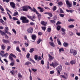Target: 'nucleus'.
Masks as SVG:
<instances>
[{
	"instance_id": "obj_1",
	"label": "nucleus",
	"mask_w": 80,
	"mask_h": 80,
	"mask_svg": "<svg viewBox=\"0 0 80 80\" xmlns=\"http://www.w3.org/2000/svg\"><path fill=\"white\" fill-rule=\"evenodd\" d=\"M22 10L23 11H24L25 12H27V11L28 10V8L30 9V10H31L32 12L33 11V9L32 8V7H31L30 6H24L22 7Z\"/></svg>"
},
{
	"instance_id": "obj_2",
	"label": "nucleus",
	"mask_w": 80,
	"mask_h": 80,
	"mask_svg": "<svg viewBox=\"0 0 80 80\" xmlns=\"http://www.w3.org/2000/svg\"><path fill=\"white\" fill-rule=\"evenodd\" d=\"M21 20H22V23H28L29 21L28 20H27V18L26 17H22L20 18Z\"/></svg>"
},
{
	"instance_id": "obj_3",
	"label": "nucleus",
	"mask_w": 80,
	"mask_h": 80,
	"mask_svg": "<svg viewBox=\"0 0 80 80\" xmlns=\"http://www.w3.org/2000/svg\"><path fill=\"white\" fill-rule=\"evenodd\" d=\"M62 66L60 65L59 66L58 68H56V69L57 70V74L58 75H60L61 73H60V72L62 70Z\"/></svg>"
},
{
	"instance_id": "obj_4",
	"label": "nucleus",
	"mask_w": 80,
	"mask_h": 80,
	"mask_svg": "<svg viewBox=\"0 0 80 80\" xmlns=\"http://www.w3.org/2000/svg\"><path fill=\"white\" fill-rule=\"evenodd\" d=\"M33 12H35L36 13V14L38 15V16L39 18H41V14H40L38 12V11H37V10L35 8L33 7Z\"/></svg>"
},
{
	"instance_id": "obj_5",
	"label": "nucleus",
	"mask_w": 80,
	"mask_h": 80,
	"mask_svg": "<svg viewBox=\"0 0 80 80\" xmlns=\"http://www.w3.org/2000/svg\"><path fill=\"white\" fill-rule=\"evenodd\" d=\"M66 2L68 7H72V3L70 2L68 0H66Z\"/></svg>"
},
{
	"instance_id": "obj_6",
	"label": "nucleus",
	"mask_w": 80,
	"mask_h": 80,
	"mask_svg": "<svg viewBox=\"0 0 80 80\" xmlns=\"http://www.w3.org/2000/svg\"><path fill=\"white\" fill-rule=\"evenodd\" d=\"M50 66H52L54 68H55V67H56L58 65V63L56 62H52V64H50Z\"/></svg>"
},
{
	"instance_id": "obj_7",
	"label": "nucleus",
	"mask_w": 80,
	"mask_h": 80,
	"mask_svg": "<svg viewBox=\"0 0 80 80\" xmlns=\"http://www.w3.org/2000/svg\"><path fill=\"white\" fill-rule=\"evenodd\" d=\"M27 32L29 33H32L33 32V28H29L27 30Z\"/></svg>"
},
{
	"instance_id": "obj_8",
	"label": "nucleus",
	"mask_w": 80,
	"mask_h": 80,
	"mask_svg": "<svg viewBox=\"0 0 80 80\" xmlns=\"http://www.w3.org/2000/svg\"><path fill=\"white\" fill-rule=\"evenodd\" d=\"M10 5L12 7V8H15V3L13 2H10Z\"/></svg>"
},
{
	"instance_id": "obj_9",
	"label": "nucleus",
	"mask_w": 80,
	"mask_h": 80,
	"mask_svg": "<svg viewBox=\"0 0 80 80\" xmlns=\"http://www.w3.org/2000/svg\"><path fill=\"white\" fill-rule=\"evenodd\" d=\"M48 57H49V58H48L49 61H50V62H51L52 60H53V57L52 56L50 55V54H48Z\"/></svg>"
},
{
	"instance_id": "obj_10",
	"label": "nucleus",
	"mask_w": 80,
	"mask_h": 80,
	"mask_svg": "<svg viewBox=\"0 0 80 80\" xmlns=\"http://www.w3.org/2000/svg\"><path fill=\"white\" fill-rule=\"evenodd\" d=\"M38 9L40 10V12H44V10H43V8H42L41 7H38Z\"/></svg>"
},
{
	"instance_id": "obj_11",
	"label": "nucleus",
	"mask_w": 80,
	"mask_h": 80,
	"mask_svg": "<svg viewBox=\"0 0 80 80\" xmlns=\"http://www.w3.org/2000/svg\"><path fill=\"white\" fill-rule=\"evenodd\" d=\"M41 25H42L44 26H46V25H47V22H45L44 21H42L41 22Z\"/></svg>"
},
{
	"instance_id": "obj_12",
	"label": "nucleus",
	"mask_w": 80,
	"mask_h": 80,
	"mask_svg": "<svg viewBox=\"0 0 80 80\" xmlns=\"http://www.w3.org/2000/svg\"><path fill=\"white\" fill-rule=\"evenodd\" d=\"M2 41V42H3V43H7L10 42L9 41L6 39H3Z\"/></svg>"
},
{
	"instance_id": "obj_13",
	"label": "nucleus",
	"mask_w": 80,
	"mask_h": 80,
	"mask_svg": "<svg viewBox=\"0 0 80 80\" xmlns=\"http://www.w3.org/2000/svg\"><path fill=\"white\" fill-rule=\"evenodd\" d=\"M70 63L71 65H73L76 63V61L75 60H72L70 62Z\"/></svg>"
},
{
	"instance_id": "obj_14",
	"label": "nucleus",
	"mask_w": 80,
	"mask_h": 80,
	"mask_svg": "<svg viewBox=\"0 0 80 80\" xmlns=\"http://www.w3.org/2000/svg\"><path fill=\"white\" fill-rule=\"evenodd\" d=\"M9 58L11 61L12 62H14L15 61L14 60H13V58H12L10 55L9 56Z\"/></svg>"
},
{
	"instance_id": "obj_15",
	"label": "nucleus",
	"mask_w": 80,
	"mask_h": 80,
	"mask_svg": "<svg viewBox=\"0 0 80 80\" xmlns=\"http://www.w3.org/2000/svg\"><path fill=\"white\" fill-rule=\"evenodd\" d=\"M36 37H37V36L35 35H33L32 36V39L34 40H35L36 39Z\"/></svg>"
},
{
	"instance_id": "obj_16",
	"label": "nucleus",
	"mask_w": 80,
	"mask_h": 80,
	"mask_svg": "<svg viewBox=\"0 0 80 80\" xmlns=\"http://www.w3.org/2000/svg\"><path fill=\"white\" fill-rule=\"evenodd\" d=\"M77 53V50H74L72 52V54L74 56H75V55H76Z\"/></svg>"
},
{
	"instance_id": "obj_17",
	"label": "nucleus",
	"mask_w": 80,
	"mask_h": 80,
	"mask_svg": "<svg viewBox=\"0 0 80 80\" xmlns=\"http://www.w3.org/2000/svg\"><path fill=\"white\" fill-rule=\"evenodd\" d=\"M63 45L65 47H68V43L65 42L63 44Z\"/></svg>"
},
{
	"instance_id": "obj_18",
	"label": "nucleus",
	"mask_w": 80,
	"mask_h": 80,
	"mask_svg": "<svg viewBox=\"0 0 80 80\" xmlns=\"http://www.w3.org/2000/svg\"><path fill=\"white\" fill-rule=\"evenodd\" d=\"M9 29H8V27H5V33H7V32H8V30Z\"/></svg>"
},
{
	"instance_id": "obj_19",
	"label": "nucleus",
	"mask_w": 80,
	"mask_h": 80,
	"mask_svg": "<svg viewBox=\"0 0 80 80\" xmlns=\"http://www.w3.org/2000/svg\"><path fill=\"white\" fill-rule=\"evenodd\" d=\"M74 26L73 25H70L68 26V28H74Z\"/></svg>"
},
{
	"instance_id": "obj_20",
	"label": "nucleus",
	"mask_w": 80,
	"mask_h": 80,
	"mask_svg": "<svg viewBox=\"0 0 80 80\" xmlns=\"http://www.w3.org/2000/svg\"><path fill=\"white\" fill-rule=\"evenodd\" d=\"M32 65V63H31V62H26L24 65Z\"/></svg>"
},
{
	"instance_id": "obj_21",
	"label": "nucleus",
	"mask_w": 80,
	"mask_h": 80,
	"mask_svg": "<svg viewBox=\"0 0 80 80\" xmlns=\"http://www.w3.org/2000/svg\"><path fill=\"white\" fill-rule=\"evenodd\" d=\"M16 50L17 51H18V52H20V53H21V50H20V49H19V48L18 47H16Z\"/></svg>"
},
{
	"instance_id": "obj_22",
	"label": "nucleus",
	"mask_w": 80,
	"mask_h": 80,
	"mask_svg": "<svg viewBox=\"0 0 80 80\" xmlns=\"http://www.w3.org/2000/svg\"><path fill=\"white\" fill-rule=\"evenodd\" d=\"M49 44L51 46H52V47H55V45H54V43H53V42H49Z\"/></svg>"
},
{
	"instance_id": "obj_23",
	"label": "nucleus",
	"mask_w": 80,
	"mask_h": 80,
	"mask_svg": "<svg viewBox=\"0 0 80 80\" xmlns=\"http://www.w3.org/2000/svg\"><path fill=\"white\" fill-rule=\"evenodd\" d=\"M5 32H3V31H2V30H0V33H1V34L2 35V36H3V35L5 34Z\"/></svg>"
},
{
	"instance_id": "obj_24",
	"label": "nucleus",
	"mask_w": 80,
	"mask_h": 80,
	"mask_svg": "<svg viewBox=\"0 0 80 80\" xmlns=\"http://www.w3.org/2000/svg\"><path fill=\"white\" fill-rule=\"evenodd\" d=\"M18 76L19 78H20V79L21 78H22V75H21V74H20V73H18Z\"/></svg>"
},
{
	"instance_id": "obj_25",
	"label": "nucleus",
	"mask_w": 80,
	"mask_h": 80,
	"mask_svg": "<svg viewBox=\"0 0 80 80\" xmlns=\"http://www.w3.org/2000/svg\"><path fill=\"white\" fill-rule=\"evenodd\" d=\"M0 22H1V23H2V24H4V23H5V21L2 19H0Z\"/></svg>"
},
{
	"instance_id": "obj_26",
	"label": "nucleus",
	"mask_w": 80,
	"mask_h": 80,
	"mask_svg": "<svg viewBox=\"0 0 80 80\" xmlns=\"http://www.w3.org/2000/svg\"><path fill=\"white\" fill-rule=\"evenodd\" d=\"M69 34L70 36H73V35H74V34L73 33V32H72V31H70L69 32Z\"/></svg>"
},
{
	"instance_id": "obj_27",
	"label": "nucleus",
	"mask_w": 80,
	"mask_h": 80,
	"mask_svg": "<svg viewBox=\"0 0 80 80\" xmlns=\"http://www.w3.org/2000/svg\"><path fill=\"white\" fill-rule=\"evenodd\" d=\"M1 48L2 50H5V46L4 45L2 44L1 45Z\"/></svg>"
},
{
	"instance_id": "obj_28",
	"label": "nucleus",
	"mask_w": 80,
	"mask_h": 80,
	"mask_svg": "<svg viewBox=\"0 0 80 80\" xmlns=\"http://www.w3.org/2000/svg\"><path fill=\"white\" fill-rule=\"evenodd\" d=\"M57 42L58 44V45H61V42H60V41L59 40H58V39L57 40Z\"/></svg>"
},
{
	"instance_id": "obj_29",
	"label": "nucleus",
	"mask_w": 80,
	"mask_h": 80,
	"mask_svg": "<svg viewBox=\"0 0 80 80\" xmlns=\"http://www.w3.org/2000/svg\"><path fill=\"white\" fill-rule=\"evenodd\" d=\"M33 51H34V48H32L31 49H30L29 52H30V53H32V52H33Z\"/></svg>"
},
{
	"instance_id": "obj_30",
	"label": "nucleus",
	"mask_w": 80,
	"mask_h": 80,
	"mask_svg": "<svg viewBox=\"0 0 80 80\" xmlns=\"http://www.w3.org/2000/svg\"><path fill=\"white\" fill-rule=\"evenodd\" d=\"M10 55L11 56V57H13L14 58H16V56H15V55H13L12 53L10 54Z\"/></svg>"
},
{
	"instance_id": "obj_31",
	"label": "nucleus",
	"mask_w": 80,
	"mask_h": 80,
	"mask_svg": "<svg viewBox=\"0 0 80 80\" xmlns=\"http://www.w3.org/2000/svg\"><path fill=\"white\" fill-rule=\"evenodd\" d=\"M68 21V22H74L75 20L73 19H69Z\"/></svg>"
},
{
	"instance_id": "obj_32",
	"label": "nucleus",
	"mask_w": 80,
	"mask_h": 80,
	"mask_svg": "<svg viewBox=\"0 0 80 80\" xmlns=\"http://www.w3.org/2000/svg\"><path fill=\"white\" fill-rule=\"evenodd\" d=\"M41 41H42V39H39L37 41V43L38 44H39V43H40V42H41Z\"/></svg>"
},
{
	"instance_id": "obj_33",
	"label": "nucleus",
	"mask_w": 80,
	"mask_h": 80,
	"mask_svg": "<svg viewBox=\"0 0 80 80\" xmlns=\"http://www.w3.org/2000/svg\"><path fill=\"white\" fill-rule=\"evenodd\" d=\"M34 19H35V16H34L33 17L32 16L31 20L32 21H34Z\"/></svg>"
},
{
	"instance_id": "obj_34",
	"label": "nucleus",
	"mask_w": 80,
	"mask_h": 80,
	"mask_svg": "<svg viewBox=\"0 0 80 80\" xmlns=\"http://www.w3.org/2000/svg\"><path fill=\"white\" fill-rule=\"evenodd\" d=\"M60 77L61 78H65L66 79V77H65V76H64V75H60Z\"/></svg>"
},
{
	"instance_id": "obj_35",
	"label": "nucleus",
	"mask_w": 80,
	"mask_h": 80,
	"mask_svg": "<svg viewBox=\"0 0 80 80\" xmlns=\"http://www.w3.org/2000/svg\"><path fill=\"white\" fill-rule=\"evenodd\" d=\"M58 5H63V3H62V2H59L58 3Z\"/></svg>"
},
{
	"instance_id": "obj_36",
	"label": "nucleus",
	"mask_w": 80,
	"mask_h": 80,
	"mask_svg": "<svg viewBox=\"0 0 80 80\" xmlns=\"http://www.w3.org/2000/svg\"><path fill=\"white\" fill-rule=\"evenodd\" d=\"M18 15V13L17 12H15L13 14L14 16H17Z\"/></svg>"
},
{
	"instance_id": "obj_37",
	"label": "nucleus",
	"mask_w": 80,
	"mask_h": 80,
	"mask_svg": "<svg viewBox=\"0 0 80 80\" xmlns=\"http://www.w3.org/2000/svg\"><path fill=\"white\" fill-rule=\"evenodd\" d=\"M60 28H61V26H58L57 27V30H60Z\"/></svg>"
},
{
	"instance_id": "obj_38",
	"label": "nucleus",
	"mask_w": 80,
	"mask_h": 80,
	"mask_svg": "<svg viewBox=\"0 0 80 80\" xmlns=\"http://www.w3.org/2000/svg\"><path fill=\"white\" fill-rule=\"evenodd\" d=\"M56 10H57V7H56L55 6H54L52 10L54 12H55Z\"/></svg>"
},
{
	"instance_id": "obj_39",
	"label": "nucleus",
	"mask_w": 80,
	"mask_h": 80,
	"mask_svg": "<svg viewBox=\"0 0 80 80\" xmlns=\"http://www.w3.org/2000/svg\"><path fill=\"white\" fill-rule=\"evenodd\" d=\"M59 16H60L61 17L63 18L64 17V16H65V14H59Z\"/></svg>"
},
{
	"instance_id": "obj_40",
	"label": "nucleus",
	"mask_w": 80,
	"mask_h": 80,
	"mask_svg": "<svg viewBox=\"0 0 80 80\" xmlns=\"http://www.w3.org/2000/svg\"><path fill=\"white\" fill-rule=\"evenodd\" d=\"M34 59L35 60H37L38 59V55H36L35 56Z\"/></svg>"
},
{
	"instance_id": "obj_41",
	"label": "nucleus",
	"mask_w": 80,
	"mask_h": 80,
	"mask_svg": "<svg viewBox=\"0 0 80 80\" xmlns=\"http://www.w3.org/2000/svg\"><path fill=\"white\" fill-rule=\"evenodd\" d=\"M50 22H51V23H55L56 22L53 20H50Z\"/></svg>"
},
{
	"instance_id": "obj_42",
	"label": "nucleus",
	"mask_w": 80,
	"mask_h": 80,
	"mask_svg": "<svg viewBox=\"0 0 80 80\" xmlns=\"http://www.w3.org/2000/svg\"><path fill=\"white\" fill-rule=\"evenodd\" d=\"M8 54L6 53L4 55H2V57H7V56H8Z\"/></svg>"
},
{
	"instance_id": "obj_43",
	"label": "nucleus",
	"mask_w": 80,
	"mask_h": 80,
	"mask_svg": "<svg viewBox=\"0 0 80 80\" xmlns=\"http://www.w3.org/2000/svg\"><path fill=\"white\" fill-rule=\"evenodd\" d=\"M3 35H5V38H7V39H8V36H7V34H6V33H5V34H3Z\"/></svg>"
},
{
	"instance_id": "obj_44",
	"label": "nucleus",
	"mask_w": 80,
	"mask_h": 80,
	"mask_svg": "<svg viewBox=\"0 0 80 80\" xmlns=\"http://www.w3.org/2000/svg\"><path fill=\"white\" fill-rule=\"evenodd\" d=\"M12 31L13 32L15 33V34H17V32H16V31H15V29H12Z\"/></svg>"
},
{
	"instance_id": "obj_45",
	"label": "nucleus",
	"mask_w": 80,
	"mask_h": 80,
	"mask_svg": "<svg viewBox=\"0 0 80 80\" xmlns=\"http://www.w3.org/2000/svg\"><path fill=\"white\" fill-rule=\"evenodd\" d=\"M63 51H64V49H63V48H61L59 49V51L60 52H63Z\"/></svg>"
},
{
	"instance_id": "obj_46",
	"label": "nucleus",
	"mask_w": 80,
	"mask_h": 80,
	"mask_svg": "<svg viewBox=\"0 0 80 80\" xmlns=\"http://www.w3.org/2000/svg\"><path fill=\"white\" fill-rule=\"evenodd\" d=\"M14 65H15L14 62H11L10 64V65L11 66H13Z\"/></svg>"
},
{
	"instance_id": "obj_47",
	"label": "nucleus",
	"mask_w": 80,
	"mask_h": 80,
	"mask_svg": "<svg viewBox=\"0 0 80 80\" xmlns=\"http://www.w3.org/2000/svg\"><path fill=\"white\" fill-rule=\"evenodd\" d=\"M4 54V51H1L0 53V54L1 55H2V56L3 54Z\"/></svg>"
},
{
	"instance_id": "obj_48",
	"label": "nucleus",
	"mask_w": 80,
	"mask_h": 80,
	"mask_svg": "<svg viewBox=\"0 0 80 80\" xmlns=\"http://www.w3.org/2000/svg\"><path fill=\"white\" fill-rule=\"evenodd\" d=\"M64 75H65L64 76L65 77H66V79L68 77V75H67V73L64 72Z\"/></svg>"
},
{
	"instance_id": "obj_49",
	"label": "nucleus",
	"mask_w": 80,
	"mask_h": 80,
	"mask_svg": "<svg viewBox=\"0 0 80 80\" xmlns=\"http://www.w3.org/2000/svg\"><path fill=\"white\" fill-rule=\"evenodd\" d=\"M48 15L49 17H53V15H52V14L51 13L49 12Z\"/></svg>"
},
{
	"instance_id": "obj_50",
	"label": "nucleus",
	"mask_w": 80,
	"mask_h": 80,
	"mask_svg": "<svg viewBox=\"0 0 80 80\" xmlns=\"http://www.w3.org/2000/svg\"><path fill=\"white\" fill-rule=\"evenodd\" d=\"M12 19L13 20H18V19L17 18H16L15 17H13Z\"/></svg>"
},
{
	"instance_id": "obj_51",
	"label": "nucleus",
	"mask_w": 80,
	"mask_h": 80,
	"mask_svg": "<svg viewBox=\"0 0 80 80\" xmlns=\"http://www.w3.org/2000/svg\"><path fill=\"white\" fill-rule=\"evenodd\" d=\"M65 29L63 28H61V31L62 32H65Z\"/></svg>"
},
{
	"instance_id": "obj_52",
	"label": "nucleus",
	"mask_w": 80,
	"mask_h": 80,
	"mask_svg": "<svg viewBox=\"0 0 80 80\" xmlns=\"http://www.w3.org/2000/svg\"><path fill=\"white\" fill-rule=\"evenodd\" d=\"M42 30H43L44 31H45V30H46V27H43L42 28Z\"/></svg>"
},
{
	"instance_id": "obj_53",
	"label": "nucleus",
	"mask_w": 80,
	"mask_h": 80,
	"mask_svg": "<svg viewBox=\"0 0 80 80\" xmlns=\"http://www.w3.org/2000/svg\"><path fill=\"white\" fill-rule=\"evenodd\" d=\"M11 48V47L10 46H8V48L7 49V50L8 51H9V50H10V49Z\"/></svg>"
},
{
	"instance_id": "obj_54",
	"label": "nucleus",
	"mask_w": 80,
	"mask_h": 80,
	"mask_svg": "<svg viewBox=\"0 0 80 80\" xmlns=\"http://www.w3.org/2000/svg\"><path fill=\"white\" fill-rule=\"evenodd\" d=\"M73 49H71L69 53H73Z\"/></svg>"
},
{
	"instance_id": "obj_55",
	"label": "nucleus",
	"mask_w": 80,
	"mask_h": 80,
	"mask_svg": "<svg viewBox=\"0 0 80 80\" xmlns=\"http://www.w3.org/2000/svg\"><path fill=\"white\" fill-rule=\"evenodd\" d=\"M54 72H55V71H51L50 72V74H53V73H54Z\"/></svg>"
},
{
	"instance_id": "obj_56",
	"label": "nucleus",
	"mask_w": 80,
	"mask_h": 80,
	"mask_svg": "<svg viewBox=\"0 0 80 80\" xmlns=\"http://www.w3.org/2000/svg\"><path fill=\"white\" fill-rule=\"evenodd\" d=\"M50 40L51 41V42H53V39L52 37L50 38Z\"/></svg>"
},
{
	"instance_id": "obj_57",
	"label": "nucleus",
	"mask_w": 80,
	"mask_h": 80,
	"mask_svg": "<svg viewBox=\"0 0 80 80\" xmlns=\"http://www.w3.org/2000/svg\"><path fill=\"white\" fill-rule=\"evenodd\" d=\"M41 63L42 65H43L44 64V61H43V60H41Z\"/></svg>"
},
{
	"instance_id": "obj_58",
	"label": "nucleus",
	"mask_w": 80,
	"mask_h": 80,
	"mask_svg": "<svg viewBox=\"0 0 80 80\" xmlns=\"http://www.w3.org/2000/svg\"><path fill=\"white\" fill-rule=\"evenodd\" d=\"M51 28H48L47 31L48 32H50V31H51Z\"/></svg>"
},
{
	"instance_id": "obj_59",
	"label": "nucleus",
	"mask_w": 80,
	"mask_h": 80,
	"mask_svg": "<svg viewBox=\"0 0 80 80\" xmlns=\"http://www.w3.org/2000/svg\"><path fill=\"white\" fill-rule=\"evenodd\" d=\"M29 57H30V54L29 53H28L27 55V58H28Z\"/></svg>"
},
{
	"instance_id": "obj_60",
	"label": "nucleus",
	"mask_w": 80,
	"mask_h": 80,
	"mask_svg": "<svg viewBox=\"0 0 80 80\" xmlns=\"http://www.w3.org/2000/svg\"><path fill=\"white\" fill-rule=\"evenodd\" d=\"M60 12L61 13H64V12L63 11V10H62V9H60Z\"/></svg>"
},
{
	"instance_id": "obj_61",
	"label": "nucleus",
	"mask_w": 80,
	"mask_h": 80,
	"mask_svg": "<svg viewBox=\"0 0 80 80\" xmlns=\"http://www.w3.org/2000/svg\"><path fill=\"white\" fill-rule=\"evenodd\" d=\"M62 34L63 36H64V35H65L66 33H65V32H62Z\"/></svg>"
},
{
	"instance_id": "obj_62",
	"label": "nucleus",
	"mask_w": 80,
	"mask_h": 80,
	"mask_svg": "<svg viewBox=\"0 0 80 80\" xmlns=\"http://www.w3.org/2000/svg\"><path fill=\"white\" fill-rule=\"evenodd\" d=\"M14 72H15V71H14V70H12V71H10L11 73H12V75H13V73H14Z\"/></svg>"
},
{
	"instance_id": "obj_63",
	"label": "nucleus",
	"mask_w": 80,
	"mask_h": 80,
	"mask_svg": "<svg viewBox=\"0 0 80 80\" xmlns=\"http://www.w3.org/2000/svg\"><path fill=\"white\" fill-rule=\"evenodd\" d=\"M42 34V32H39L38 33V35H41Z\"/></svg>"
},
{
	"instance_id": "obj_64",
	"label": "nucleus",
	"mask_w": 80,
	"mask_h": 80,
	"mask_svg": "<svg viewBox=\"0 0 80 80\" xmlns=\"http://www.w3.org/2000/svg\"><path fill=\"white\" fill-rule=\"evenodd\" d=\"M76 33L78 36H80V32H76Z\"/></svg>"
}]
</instances>
